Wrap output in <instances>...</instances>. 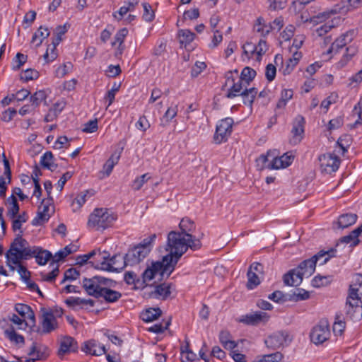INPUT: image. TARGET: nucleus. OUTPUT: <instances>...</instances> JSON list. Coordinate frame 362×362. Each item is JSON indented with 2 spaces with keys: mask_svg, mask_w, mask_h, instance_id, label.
<instances>
[{
  "mask_svg": "<svg viewBox=\"0 0 362 362\" xmlns=\"http://www.w3.org/2000/svg\"><path fill=\"white\" fill-rule=\"evenodd\" d=\"M286 168V165H284V163L283 161V159L279 158H274L271 163H269L267 165L268 169H280V168Z\"/></svg>",
  "mask_w": 362,
  "mask_h": 362,
  "instance_id": "obj_52",
  "label": "nucleus"
},
{
  "mask_svg": "<svg viewBox=\"0 0 362 362\" xmlns=\"http://www.w3.org/2000/svg\"><path fill=\"white\" fill-rule=\"evenodd\" d=\"M51 214H45L42 212L40 209H38L37 214L35 218L32 221L33 226H41L45 222L48 221Z\"/></svg>",
  "mask_w": 362,
  "mask_h": 362,
  "instance_id": "obj_43",
  "label": "nucleus"
},
{
  "mask_svg": "<svg viewBox=\"0 0 362 362\" xmlns=\"http://www.w3.org/2000/svg\"><path fill=\"white\" fill-rule=\"evenodd\" d=\"M200 237L196 238L193 235H184L181 232L172 230L168 234L167 248L169 254L164 256V262L168 261L175 268L180 257L191 249L193 251L199 250L202 247Z\"/></svg>",
  "mask_w": 362,
  "mask_h": 362,
  "instance_id": "obj_1",
  "label": "nucleus"
},
{
  "mask_svg": "<svg viewBox=\"0 0 362 362\" xmlns=\"http://www.w3.org/2000/svg\"><path fill=\"white\" fill-rule=\"evenodd\" d=\"M346 315L351 320H360L362 318L361 299H346Z\"/></svg>",
  "mask_w": 362,
  "mask_h": 362,
  "instance_id": "obj_14",
  "label": "nucleus"
},
{
  "mask_svg": "<svg viewBox=\"0 0 362 362\" xmlns=\"http://www.w3.org/2000/svg\"><path fill=\"white\" fill-rule=\"evenodd\" d=\"M144 8L143 18L147 22H151L155 18L154 11L151 6L146 2L142 4Z\"/></svg>",
  "mask_w": 362,
  "mask_h": 362,
  "instance_id": "obj_42",
  "label": "nucleus"
},
{
  "mask_svg": "<svg viewBox=\"0 0 362 362\" xmlns=\"http://www.w3.org/2000/svg\"><path fill=\"white\" fill-rule=\"evenodd\" d=\"M247 275L248 278L247 287L248 289H253L260 284L258 275L255 272L248 270Z\"/></svg>",
  "mask_w": 362,
  "mask_h": 362,
  "instance_id": "obj_39",
  "label": "nucleus"
},
{
  "mask_svg": "<svg viewBox=\"0 0 362 362\" xmlns=\"http://www.w3.org/2000/svg\"><path fill=\"white\" fill-rule=\"evenodd\" d=\"M357 52V47L355 46H349L346 47V52L344 54L343 59L339 62L341 66H344L349 60H350L354 55H356Z\"/></svg>",
  "mask_w": 362,
  "mask_h": 362,
  "instance_id": "obj_41",
  "label": "nucleus"
},
{
  "mask_svg": "<svg viewBox=\"0 0 362 362\" xmlns=\"http://www.w3.org/2000/svg\"><path fill=\"white\" fill-rule=\"evenodd\" d=\"M59 273V266H57L53 270L49 272L48 274H42V279L43 281L52 282L55 280L56 277L58 276Z\"/></svg>",
  "mask_w": 362,
  "mask_h": 362,
  "instance_id": "obj_56",
  "label": "nucleus"
},
{
  "mask_svg": "<svg viewBox=\"0 0 362 362\" xmlns=\"http://www.w3.org/2000/svg\"><path fill=\"white\" fill-rule=\"evenodd\" d=\"M11 206L8 209L7 216L10 218L13 219L18 214L20 208L16 197L14 195H11Z\"/></svg>",
  "mask_w": 362,
  "mask_h": 362,
  "instance_id": "obj_38",
  "label": "nucleus"
},
{
  "mask_svg": "<svg viewBox=\"0 0 362 362\" xmlns=\"http://www.w3.org/2000/svg\"><path fill=\"white\" fill-rule=\"evenodd\" d=\"M79 275L80 273L76 269L70 268L64 272V280H75Z\"/></svg>",
  "mask_w": 362,
  "mask_h": 362,
  "instance_id": "obj_62",
  "label": "nucleus"
},
{
  "mask_svg": "<svg viewBox=\"0 0 362 362\" xmlns=\"http://www.w3.org/2000/svg\"><path fill=\"white\" fill-rule=\"evenodd\" d=\"M243 54L246 57L250 58L253 55V54L255 52H256L257 47H256V45L252 42H247L245 45H244L243 46Z\"/></svg>",
  "mask_w": 362,
  "mask_h": 362,
  "instance_id": "obj_53",
  "label": "nucleus"
},
{
  "mask_svg": "<svg viewBox=\"0 0 362 362\" xmlns=\"http://www.w3.org/2000/svg\"><path fill=\"white\" fill-rule=\"evenodd\" d=\"M161 314L162 311L159 308H150L141 313V317L145 322H152L158 319Z\"/></svg>",
  "mask_w": 362,
  "mask_h": 362,
  "instance_id": "obj_24",
  "label": "nucleus"
},
{
  "mask_svg": "<svg viewBox=\"0 0 362 362\" xmlns=\"http://www.w3.org/2000/svg\"><path fill=\"white\" fill-rule=\"evenodd\" d=\"M150 178L147 173L142 175L141 176L137 177L133 183V188L135 190H139L141 188L144 184L147 182V180Z\"/></svg>",
  "mask_w": 362,
  "mask_h": 362,
  "instance_id": "obj_51",
  "label": "nucleus"
},
{
  "mask_svg": "<svg viewBox=\"0 0 362 362\" xmlns=\"http://www.w3.org/2000/svg\"><path fill=\"white\" fill-rule=\"evenodd\" d=\"M89 295L96 298H103L107 303H115L122 297L120 292L112 290L110 288H103V289L98 291L94 290Z\"/></svg>",
  "mask_w": 362,
  "mask_h": 362,
  "instance_id": "obj_15",
  "label": "nucleus"
},
{
  "mask_svg": "<svg viewBox=\"0 0 362 362\" xmlns=\"http://www.w3.org/2000/svg\"><path fill=\"white\" fill-rule=\"evenodd\" d=\"M293 97V90L291 89H284L281 92V98L279 100L276 107L284 108L287 102Z\"/></svg>",
  "mask_w": 362,
  "mask_h": 362,
  "instance_id": "obj_33",
  "label": "nucleus"
},
{
  "mask_svg": "<svg viewBox=\"0 0 362 362\" xmlns=\"http://www.w3.org/2000/svg\"><path fill=\"white\" fill-rule=\"evenodd\" d=\"M138 129L143 132L146 131L150 127V124L145 116L140 117L139 119L136 124Z\"/></svg>",
  "mask_w": 362,
  "mask_h": 362,
  "instance_id": "obj_63",
  "label": "nucleus"
},
{
  "mask_svg": "<svg viewBox=\"0 0 362 362\" xmlns=\"http://www.w3.org/2000/svg\"><path fill=\"white\" fill-rule=\"evenodd\" d=\"M242 89V81L239 79L237 83L234 81L233 82V86L228 89L226 97L228 98H233L238 95H240Z\"/></svg>",
  "mask_w": 362,
  "mask_h": 362,
  "instance_id": "obj_34",
  "label": "nucleus"
},
{
  "mask_svg": "<svg viewBox=\"0 0 362 362\" xmlns=\"http://www.w3.org/2000/svg\"><path fill=\"white\" fill-rule=\"evenodd\" d=\"M49 349L47 346L39 345L37 346L36 359L45 360L49 356Z\"/></svg>",
  "mask_w": 362,
  "mask_h": 362,
  "instance_id": "obj_48",
  "label": "nucleus"
},
{
  "mask_svg": "<svg viewBox=\"0 0 362 362\" xmlns=\"http://www.w3.org/2000/svg\"><path fill=\"white\" fill-rule=\"evenodd\" d=\"M268 298L276 303H284L288 300V294H284L281 291H275L269 295Z\"/></svg>",
  "mask_w": 362,
  "mask_h": 362,
  "instance_id": "obj_40",
  "label": "nucleus"
},
{
  "mask_svg": "<svg viewBox=\"0 0 362 362\" xmlns=\"http://www.w3.org/2000/svg\"><path fill=\"white\" fill-rule=\"evenodd\" d=\"M4 334L6 337L11 341L15 344H24L25 339L22 335L17 334L14 329L13 326H11L9 328L6 329L4 331Z\"/></svg>",
  "mask_w": 362,
  "mask_h": 362,
  "instance_id": "obj_30",
  "label": "nucleus"
},
{
  "mask_svg": "<svg viewBox=\"0 0 362 362\" xmlns=\"http://www.w3.org/2000/svg\"><path fill=\"white\" fill-rule=\"evenodd\" d=\"M320 167L327 173L335 172L340 163L339 158L334 154L326 153L319 157Z\"/></svg>",
  "mask_w": 362,
  "mask_h": 362,
  "instance_id": "obj_11",
  "label": "nucleus"
},
{
  "mask_svg": "<svg viewBox=\"0 0 362 362\" xmlns=\"http://www.w3.org/2000/svg\"><path fill=\"white\" fill-rule=\"evenodd\" d=\"M206 67L204 62H197L191 71L192 77H197Z\"/></svg>",
  "mask_w": 362,
  "mask_h": 362,
  "instance_id": "obj_64",
  "label": "nucleus"
},
{
  "mask_svg": "<svg viewBox=\"0 0 362 362\" xmlns=\"http://www.w3.org/2000/svg\"><path fill=\"white\" fill-rule=\"evenodd\" d=\"M174 269L175 267L168 261L164 262L163 257L162 261L153 262L150 267L145 269L142 274L141 286L152 280L156 274H159L161 278H163L165 276L168 278Z\"/></svg>",
  "mask_w": 362,
  "mask_h": 362,
  "instance_id": "obj_5",
  "label": "nucleus"
},
{
  "mask_svg": "<svg viewBox=\"0 0 362 362\" xmlns=\"http://www.w3.org/2000/svg\"><path fill=\"white\" fill-rule=\"evenodd\" d=\"M81 350L93 356H101L106 352L105 346L98 345L96 341L94 339L85 341L83 346L81 347Z\"/></svg>",
  "mask_w": 362,
  "mask_h": 362,
  "instance_id": "obj_21",
  "label": "nucleus"
},
{
  "mask_svg": "<svg viewBox=\"0 0 362 362\" xmlns=\"http://www.w3.org/2000/svg\"><path fill=\"white\" fill-rule=\"evenodd\" d=\"M16 265L18 267V272L20 274L21 278L24 281H28V280H29L30 278V272L26 269L25 267L22 265L20 262L19 264H17Z\"/></svg>",
  "mask_w": 362,
  "mask_h": 362,
  "instance_id": "obj_58",
  "label": "nucleus"
},
{
  "mask_svg": "<svg viewBox=\"0 0 362 362\" xmlns=\"http://www.w3.org/2000/svg\"><path fill=\"white\" fill-rule=\"evenodd\" d=\"M362 233V224L358 228L352 230L349 235L340 238L336 245L338 246L339 243L350 244V247H354L358 245L360 243L358 236Z\"/></svg>",
  "mask_w": 362,
  "mask_h": 362,
  "instance_id": "obj_20",
  "label": "nucleus"
},
{
  "mask_svg": "<svg viewBox=\"0 0 362 362\" xmlns=\"http://www.w3.org/2000/svg\"><path fill=\"white\" fill-rule=\"evenodd\" d=\"M116 282L110 279L100 276H95L92 278H84L83 280V287L88 294L92 293L94 290L103 289V288H110L115 286Z\"/></svg>",
  "mask_w": 362,
  "mask_h": 362,
  "instance_id": "obj_7",
  "label": "nucleus"
},
{
  "mask_svg": "<svg viewBox=\"0 0 362 362\" xmlns=\"http://www.w3.org/2000/svg\"><path fill=\"white\" fill-rule=\"evenodd\" d=\"M117 216L110 213L107 209H95L90 215L88 226L96 230H105L112 226Z\"/></svg>",
  "mask_w": 362,
  "mask_h": 362,
  "instance_id": "obj_4",
  "label": "nucleus"
},
{
  "mask_svg": "<svg viewBox=\"0 0 362 362\" xmlns=\"http://www.w3.org/2000/svg\"><path fill=\"white\" fill-rule=\"evenodd\" d=\"M78 346L76 340L70 336H64L61 338L59 342V349L57 355L62 358L64 355L71 352L76 353L78 351Z\"/></svg>",
  "mask_w": 362,
  "mask_h": 362,
  "instance_id": "obj_10",
  "label": "nucleus"
},
{
  "mask_svg": "<svg viewBox=\"0 0 362 362\" xmlns=\"http://www.w3.org/2000/svg\"><path fill=\"white\" fill-rule=\"evenodd\" d=\"M103 253L105 254V255L102 257L103 260L99 264L94 265L93 262H89L88 263L91 264L92 266L97 269H101L107 272H119L121 270L119 269L121 265H119L117 267H112V264L107 262L110 257V254L106 251H104Z\"/></svg>",
  "mask_w": 362,
  "mask_h": 362,
  "instance_id": "obj_23",
  "label": "nucleus"
},
{
  "mask_svg": "<svg viewBox=\"0 0 362 362\" xmlns=\"http://www.w3.org/2000/svg\"><path fill=\"white\" fill-rule=\"evenodd\" d=\"M124 281L128 285L134 284L135 286L138 284L141 285V281L137 278L136 274L134 272H127L124 274Z\"/></svg>",
  "mask_w": 362,
  "mask_h": 362,
  "instance_id": "obj_46",
  "label": "nucleus"
},
{
  "mask_svg": "<svg viewBox=\"0 0 362 362\" xmlns=\"http://www.w3.org/2000/svg\"><path fill=\"white\" fill-rule=\"evenodd\" d=\"M52 202L53 199L52 197H47V199L42 201L41 204L39 206L38 209H40L41 211L45 214H50V206L52 204Z\"/></svg>",
  "mask_w": 362,
  "mask_h": 362,
  "instance_id": "obj_55",
  "label": "nucleus"
},
{
  "mask_svg": "<svg viewBox=\"0 0 362 362\" xmlns=\"http://www.w3.org/2000/svg\"><path fill=\"white\" fill-rule=\"evenodd\" d=\"M283 355L280 352H275L270 354L264 355L259 359H256L255 362H279L281 361Z\"/></svg>",
  "mask_w": 362,
  "mask_h": 362,
  "instance_id": "obj_35",
  "label": "nucleus"
},
{
  "mask_svg": "<svg viewBox=\"0 0 362 362\" xmlns=\"http://www.w3.org/2000/svg\"><path fill=\"white\" fill-rule=\"evenodd\" d=\"M289 335L286 332H278L269 336L266 340L265 344L267 347L276 349L283 346L288 340L291 341Z\"/></svg>",
  "mask_w": 362,
  "mask_h": 362,
  "instance_id": "obj_18",
  "label": "nucleus"
},
{
  "mask_svg": "<svg viewBox=\"0 0 362 362\" xmlns=\"http://www.w3.org/2000/svg\"><path fill=\"white\" fill-rule=\"evenodd\" d=\"M39 77V73L32 69H28L21 73L20 76L21 80L28 81L30 80L37 79Z\"/></svg>",
  "mask_w": 362,
  "mask_h": 362,
  "instance_id": "obj_45",
  "label": "nucleus"
},
{
  "mask_svg": "<svg viewBox=\"0 0 362 362\" xmlns=\"http://www.w3.org/2000/svg\"><path fill=\"white\" fill-rule=\"evenodd\" d=\"M195 37V34L189 30H180L178 33L179 42L181 45L186 47L191 43Z\"/></svg>",
  "mask_w": 362,
  "mask_h": 362,
  "instance_id": "obj_28",
  "label": "nucleus"
},
{
  "mask_svg": "<svg viewBox=\"0 0 362 362\" xmlns=\"http://www.w3.org/2000/svg\"><path fill=\"white\" fill-rule=\"evenodd\" d=\"M256 74L255 70L249 66H246L243 69L240 79L245 81L247 84H249L255 78Z\"/></svg>",
  "mask_w": 362,
  "mask_h": 362,
  "instance_id": "obj_32",
  "label": "nucleus"
},
{
  "mask_svg": "<svg viewBox=\"0 0 362 362\" xmlns=\"http://www.w3.org/2000/svg\"><path fill=\"white\" fill-rule=\"evenodd\" d=\"M179 227L180 232L184 235H192L191 233L194 231L196 226L194 222L190 218L185 217L182 218L180 222Z\"/></svg>",
  "mask_w": 362,
  "mask_h": 362,
  "instance_id": "obj_26",
  "label": "nucleus"
},
{
  "mask_svg": "<svg viewBox=\"0 0 362 362\" xmlns=\"http://www.w3.org/2000/svg\"><path fill=\"white\" fill-rule=\"evenodd\" d=\"M357 218L358 216L356 214H343L339 216L337 221L332 223V228L334 230L347 228L356 222Z\"/></svg>",
  "mask_w": 362,
  "mask_h": 362,
  "instance_id": "obj_17",
  "label": "nucleus"
},
{
  "mask_svg": "<svg viewBox=\"0 0 362 362\" xmlns=\"http://www.w3.org/2000/svg\"><path fill=\"white\" fill-rule=\"evenodd\" d=\"M353 113L357 115L358 119L353 124H351V128H355L362 124V96L357 105H355Z\"/></svg>",
  "mask_w": 362,
  "mask_h": 362,
  "instance_id": "obj_44",
  "label": "nucleus"
},
{
  "mask_svg": "<svg viewBox=\"0 0 362 362\" xmlns=\"http://www.w3.org/2000/svg\"><path fill=\"white\" fill-rule=\"evenodd\" d=\"M305 123V121L303 116L298 115L295 118L291 130L292 137L290 139L291 144L296 145L302 141L304 135Z\"/></svg>",
  "mask_w": 362,
  "mask_h": 362,
  "instance_id": "obj_12",
  "label": "nucleus"
},
{
  "mask_svg": "<svg viewBox=\"0 0 362 362\" xmlns=\"http://www.w3.org/2000/svg\"><path fill=\"white\" fill-rule=\"evenodd\" d=\"M269 317L270 316L267 313L257 311L243 315L241 318L238 320V322L247 325H257L262 322H267Z\"/></svg>",
  "mask_w": 362,
  "mask_h": 362,
  "instance_id": "obj_13",
  "label": "nucleus"
},
{
  "mask_svg": "<svg viewBox=\"0 0 362 362\" xmlns=\"http://www.w3.org/2000/svg\"><path fill=\"white\" fill-rule=\"evenodd\" d=\"M270 1L269 8L273 11L284 8L286 0H269Z\"/></svg>",
  "mask_w": 362,
  "mask_h": 362,
  "instance_id": "obj_60",
  "label": "nucleus"
},
{
  "mask_svg": "<svg viewBox=\"0 0 362 362\" xmlns=\"http://www.w3.org/2000/svg\"><path fill=\"white\" fill-rule=\"evenodd\" d=\"M41 323L44 334L50 333L58 327V323L53 313H43Z\"/></svg>",
  "mask_w": 362,
  "mask_h": 362,
  "instance_id": "obj_19",
  "label": "nucleus"
},
{
  "mask_svg": "<svg viewBox=\"0 0 362 362\" xmlns=\"http://www.w3.org/2000/svg\"><path fill=\"white\" fill-rule=\"evenodd\" d=\"M23 318L25 319L26 321V327L28 326V327H33L35 325L36 321H35V313H34L33 310L31 309V308H30L28 313L25 315H24V317Z\"/></svg>",
  "mask_w": 362,
  "mask_h": 362,
  "instance_id": "obj_59",
  "label": "nucleus"
},
{
  "mask_svg": "<svg viewBox=\"0 0 362 362\" xmlns=\"http://www.w3.org/2000/svg\"><path fill=\"white\" fill-rule=\"evenodd\" d=\"M257 93V90L255 88H246L245 90L242 91L240 95L243 97V103L251 107Z\"/></svg>",
  "mask_w": 362,
  "mask_h": 362,
  "instance_id": "obj_29",
  "label": "nucleus"
},
{
  "mask_svg": "<svg viewBox=\"0 0 362 362\" xmlns=\"http://www.w3.org/2000/svg\"><path fill=\"white\" fill-rule=\"evenodd\" d=\"M28 220L27 213L25 211L22 212L21 214H18L16 218H13L12 222V229L13 231L20 230L22 226V223L26 222Z\"/></svg>",
  "mask_w": 362,
  "mask_h": 362,
  "instance_id": "obj_37",
  "label": "nucleus"
},
{
  "mask_svg": "<svg viewBox=\"0 0 362 362\" xmlns=\"http://www.w3.org/2000/svg\"><path fill=\"white\" fill-rule=\"evenodd\" d=\"M276 69L272 64H269L266 66L265 76L267 79L270 82L272 81L276 76Z\"/></svg>",
  "mask_w": 362,
  "mask_h": 362,
  "instance_id": "obj_54",
  "label": "nucleus"
},
{
  "mask_svg": "<svg viewBox=\"0 0 362 362\" xmlns=\"http://www.w3.org/2000/svg\"><path fill=\"white\" fill-rule=\"evenodd\" d=\"M170 288L169 284H160L155 286L154 290L151 292L149 296L155 298H162V299L165 300L170 295Z\"/></svg>",
  "mask_w": 362,
  "mask_h": 362,
  "instance_id": "obj_22",
  "label": "nucleus"
},
{
  "mask_svg": "<svg viewBox=\"0 0 362 362\" xmlns=\"http://www.w3.org/2000/svg\"><path fill=\"white\" fill-rule=\"evenodd\" d=\"M46 98L47 94L44 90H41L35 92L30 97V102L32 103V106H33L34 107H37L42 101H45Z\"/></svg>",
  "mask_w": 362,
  "mask_h": 362,
  "instance_id": "obj_36",
  "label": "nucleus"
},
{
  "mask_svg": "<svg viewBox=\"0 0 362 362\" xmlns=\"http://www.w3.org/2000/svg\"><path fill=\"white\" fill-rule=\"evenodd\" d=\"M334 251H336L335 249H331L327 252L322 250L311 258L303 261L296 269L289 271L284 276V284L291 286H299L303 281V276L309 277L314 273L317 261L320 258L327 255L321 263V264H324L333 256L330 253H333Z\"/></svg>",
  "mask_w": 362,
  "mask_h": 362,
  "instance_id": "obj_2",
  "label": "nucleus"
},
{
  "mask_svg": "<svg viewBox=\"0 0 362 362\" xmlns=\"http://www.w3.org/2000/svg\"><path fill=\"white\" fill-rule=\"evenodd\" d=\"M128 34V30L125 28L120 29L115 36V41L112 42V46L115 45L117 42L123 45L125 37Z\"/></svg>",
  "mask_w": 362,
  "mask_h": 362,
  "instance_id": "obj_49",
  "label": "nucleus"
},
{
  "mask_svg": "<svg viewBox=\"0 0 362 362\" xmlns=\"http://www.w3.org/2000/svg\"><path fill=\"white\" fill-rule=\"evenodd\" d=\"M330 334L329 324L327 321H321L315 326L310 334L311 341L315 344H321L328 339Z\"/></svg>",
  "mask_w": 362,
  "mask_h": 362,
  "instance_id": "obj_9",
  "label": "nucleus"
},
{
  "mask_svg": "<svg viewBox=\"0 0 362 362\" xmlns=\"http://www.w3.org/2000/svg\"><path fill=\"white\" fill-rule=\"evenodd\" d=\"M170 325V319L165 322V326H163L161 324H156L149 327L148 331L156 334L163 333L165 329L168 328Z\"/></svg>",
  "mask_w": 362,
  "mask_h": 362,
  "instance_id": "obj_50",
  "label": "nucleus"
},
{
  "mask_svg": "<svg viewBox=\"0 0 362 362\" xmlns=\"http://www.w3.org/2000/svg\"><path fill=\"white\" fill-rule=\"evenodd\" d=\"M54 155L51 151L45 152L40 159V164L44 168L49 169L52 171L57 168V164L54 163Z\"/></svg>",
  "mask_w": 362,
  "mask_h": 362,
  "instance_id": "obj_25",
  "label": "nucleus"
},
{
  "mask_svg": "<svg viewBox=\"0 0 362 362\" xmlns=\"http://www.w3.org/2000/svg\"><path fill=\"white\" fill-rule=\"evenodd\" d=\"M151 249L138 247L137 245L129 249L127 253L122 257V262L119 267L123 269L127 265H134L142 261L150 252Z\"/></svg>",
  "mask_w": 362,
  "mask_h": 362,
  "instance_id": "obj_6",
  "label": "nucleus"
},
{
  "mask_svg": "<svg viewBox=\"0 0 362 362\" xmlns=\"http://www.w3.org/2000/svg\"><path fill=\"white\" fill-rule=\"evenodd\" d=\"M337 321L333 325V332L336 335H341L344 329L345 328V322L339 319V317L337 318Z\"/></svg>",
  "mask_w": 362,
  "mask_h": 362,
  "instance_id": "obj_57",
  "label": "nucleus"
},
{
  "mask_svg": "<svg viewBox=\"0 0 362 362\" xmlns=\"http://www.w3.org/2000/svg\"><path fill=\"white\" fill-rule=\"evenodd\" d=\"M298 293H293L292 294H288V300L298 302L300 300H305L310 298V293L308 291L298 288Z\"/></svg>",
  "mask_w": 362,
  "mask_h": 362,
  "instance_id": "obj_31",
  "label": "nucleus"
},
{
  "mask_svg": "<svg viewBox=\"0 0 362 362\" xmlns=\"http://www.w3.org/2000/svg\"><path fill=\"white\" fill-rule=\"evenodd\" d=\"M233 120L230 117L221 119L216 126L215 134L214 136V141L216 144H221L227 140L232 132Z\"/></svg>",
  "mask_w": 362,
  "mask_h": 362,
  "instance_id": "obj_8",
  "label": "nucleus"
},
{
  "mask_svg": "<svg viewBox=\"0 0 362 362\" xmlns=\"http://www.w3.org/2000/svg\"><path fill=\"white\" fill-rule=\"evenodd\" d=\"M27 59V55L18 52L16 54V58L13 59L14 62L16 63V64H14L13 66V69L15 71L20 69L21 66H23L26 62Z\"/></svg>",
  "mask_w": 362,
  "mask_h": 362,
  "instance_id": "obj_47",
  "label": "nucleus"
},
{
  "mask_svg": "<svg viewBox=\"0 0 362 362\" xmlns=\"http://www.w3.org/2000/svg\"><path fill=\"white\" fill-rule=\"evenodd\" d=\"M35 257L39 265H45L52 258V254L51 252L38 247V250L35 255Z\"/></svg>",
  "mask_w": 362,
  "mask_h": 362,
  "instance_id": "obj_27",
  "label": "nucleus"
},
{
  "mask_svg": "<svg viewBox=\"0 0 362 362\" xmlns=\"http://www.w3.org/2000/svg\"><path fill=\"white\" fill-rule=\"evenodd\" d=\"M354 32L353 30L348 31L342 34L340 37L332 43V45L327 51V54L332 53H337L339 49L345 47L348 43L351 42L354 39Z\"/></svg>",
  "mask_w": 362,
  "mask_h": 362,
  "instance_id": "obj_16",
  "label": "nucleus"
},
{
  "mask_svg": "<svg viewBox=\"0 0 362 362\" xmlns=\"http://www.w3.org/2000/svg\"><path fill=\"white\" fill-rule=\"evenodd\" d=\"M27 241L18 234L10 245V249L6 253L7 259L6 264L12 271L15 270V267L11 264H19L21 259H27L28 257H35L38 247H27Z\"/></svg>",
  "mask_w": 362,
  "mask_h": 362,
  "instance_id": "obj_3",
  "label": "nucleus"
},
{
  "mask_svg": "<svg viewBox=\"0 0 362 362\" xmlns=\"http://www.w3.org/2000/svg\"><path fill=\"white\" fill-rule=\"evenodd\" d=\"M327 284V277L325 276L317 275L312 280V285L314 287H320Z\"/></svg>",
  "mask_w": 362,
  "mask_h": 362,
  "instance_id": "obj_61",
  "label": "nucleus"
}]
</instances>
